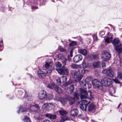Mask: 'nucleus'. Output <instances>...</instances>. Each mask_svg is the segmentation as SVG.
Segmentation results:
<instances>
[{
	"instance_id": "nucleus-1",
	"label": "nucleus",
	"mask_w": 122,
	"mask_h": 122,
	"mask_svg": "<svg viewBox=\"0 0 122 122\" xmlns=\"http://www.w3.org/2000/svg\"><path fill=\"white\" fill-rule=\"evenodd\" d=\"M24 105L25 107L22 108V106H21L19 108V110L18 112L19 113L21 110L22 112H25L28 109L29 110L31 113L34 114L35 116H38L40 114V107L37 104H32L29 103H24Z\"/></svg>"
},
{
	"instance_id": "nucleus-2",
	"label": "nucleus",
	"mask_w": 122,
	"mask_h": 122,
	"mask_svg": "<svg viewBox=\"0 0 122 122\" xmlns=\"http://www.w3.org/2000/svg\"><path fill=\"white\" fill-rule=\"evenodd\" d=\"M71 74L73 76L76 82H79V83L81 85L83 86L84 84L82 81H80L82 77V76L80 73L77 72L76 70H72L71 71Z\"/></svg>"
},
{
	"instance_id": "nucleus-3",
	"label": "nucleus",
	"mask_w": 122,
	"mask_h": 122,
	"mask_svg": "<svg viewBox=\"0 0 122 122\" xmlns=\"http://www.w3.org/2000/svg\"><path fill=\"white\" fill-rule=\"evenodd\" d=\"M92 83L94 88L101 90L103 89V87L102 82L101 83L97 79L93 80L92 81Z\"/></svg>"
},
{
	"instance_id": "nucleus-4",
	"label": "nucleus",
	"mask_w": 122,
	"mask_h": 122,
	"mask_svg": "<svg viewBox=\"0 0 122 122\" xmlns=\"http://www.w3.org/2000/svg\"><path fill=\"white\" fill-rule=\"evenodd\" d=\"M101 81L102 85L106 87L110 86L112 82V80L108 77L103 78L102 79Z\"/></svg>"
},
{
	"instance_id": "nucleus-5",
	"label": "nucleus",
	"mask_w": 122,
	"mask_h": 122,
	"mask_svg": "<svg viewBox=\"0 0 122 122\" xmlns=\"http://www.w3.org/2000/svg\"><path fill=\"white\" fill-rule=\"evenodd\" d=\"M55 106L54 103H46L43 105V109L47 111H49L54 108Z\"/></svg>"
},
{
	"instance_id": "nucleus-6",
	"label": "nucleus",
	"mask_w": 122,
	"mask_h": 122,
	"mask_svg": "<svg viewBox=\"0 0 122 122\" xmlns=\"http://www.w3.org/2000/svg\"><path fill=\"white\" fill-rule=\"evenodd\" d=\"M101 59L104 61L108 60L111 57V54L106 51H103L102 52Z\"/></svg>"
},
{
	"instance_id": "nucleus-7",
	"label": "nucleus",
	"mask_w": 122,
	"mask_h": 122,
	"mask_svg": "<svg viewBox=\"0 0 122 122\" xmlns=\"http://www.w3.org/2000/svg\"><path fill=\"white\" fill-rule=\"evenodd\" d=\"M89 102L90 101L88 102L85 100H81L79 102V106L80 108L83 110L86 111L87 106Z\"/></svg>"
},
{
	"instance_id": "nucleus-8",
	"label": "nucleus",
	"mask_w": 122,
	"mask_h": 122,
	"mask_svg": "<svg viewBox=\"0 0 122 122\" xmlns=\"http://www.w3.org/2000/svg\"><path fill=\"white\" fill-rule=\"evenodd\" d=\"M102 72L105 74L107 76L112 77L114 76L113 72L111 68L104 69L102 71Z\"/></svg>"
},
{
	"instance_id": "nucleus-9",
	"label": "nucleus",
	"mask_w": 122,
	"mask_h": 122,
	"mask_svg": "<svg viewBox=\"0 0 122 122\" xmlns=\"http://www.w3.org/2000/svg\"><path fill=\"white\" fill-rule=\"evenodd\" d=\"M79 92L82 94H81L80 97L81 99H86L89 97L88 93L87 91L83 89L80 88L79 89Z\"/></svg>"
},
{
	"instance_id": "nucleus-10",
	"label": "nucleus",
	"mask_w": 122,
	"mask_h": 122,
	"mask_svg": "<svg viewBox=\"0 0 122 122\" xmlns=\"http://www.w3.org/2000/svg\"><path fill=\"white\" fill-rule=\"evenodd\" d=\"M38 97L40 100H42L45 99L47 97L46 92L43 90L40 91L39 93Z\"/></svg>"
},
{
	"instance_id": "nucleus-11",
	"label": "nucleus",
	"mask_w": 122,
	"mask_h": 122,
	"mask_svg": "<svg viewBox=\"0 0 122 122\" xmlns=\"http://www.w3.org/2000/svg\"><path fill=\"white\" fill-rule=\"evenodd\" d=\"M67 78L66 77L62 76L56 80V81L58 84H60L62 83L64 86L66 82Z\"/></svg>"
},
{
	"instance_id": "nucleus-12",
	"label": "nucleus",
	"mask_w": 122,
	"mask_h": 122,
	"mask_svg": "<svg viewBox=\"0 0 122 122\" xmlns=\"http://www.w3.org/2000/svg\"><path fill=\"white\" fill-rule=\"evenodd\" d=\"M56 70L60 74L66 75L68 74V69L66 67L64 66H63L60 69H56Z\"/></svg>"
},
{
	"instance_id": "nucleus-13",
	"label": "nucleus",
	"mask_w": 122,
	"mask_h": 122,
	"mask_svg": "<svg viewBox=\"0 0 122 122\" xmlns=\"http://www.w3.org/2000/svg\"><path fill=\"white\" fill-rule=\"evenodd\" d=\"M82 59V56L80 55L76 56L73 59V61L75 63L77 62L81 61Z\"/></svg>"
},
{
	"instance_id": "nucleus-14",
	"label": "nucleus",
	"mask_w": 122,
	"mask_h": 122,
	"mask_svg": "<svg viewBox=\"0 0 122 122\" xmlns=\"http://www.w3.org/2000/svg\"><path fill=\"white\" fill-rule=\"evenodd\" d=\"M74 89V86L73 85H72L66 90V92L68 93L71 94L73 92Z\"/></svg>"
},
{
	"instance_id": "nucleus-15",
	"label": "nucleus",
	"mask_w": 122,
	"mask_h": 122,
	"mask_svg": "<svg viewBox=\"0 0 122 122\" xmlns=\"http://www.w3.org/2000/svg\"><path fill=\"white\" fill-rule=\"evenodd\" d=\"M96 108L95 105L93 104H91L89 106L88 110L90 112H93L95 111Z\"/></svg>"
},
{
	"instance_id": "nucleus-16",
	"label": "nucleus",
	"mask_w": 122,
	"mask_h": 122,
	"mask_svg": "<svg viewBox=\"0 0 122 122\" xmlns=\"http://www.w3.org/2000/svg\"><path fill=\"white\" fill-rule=\"evenodd\" d=\"M78 110L77 109H72L70 113L71 115L73 117L76 116L78 115Z\"/></svg>"
},
{
	"instance_id": "nucleus-17",
	"label": "nucleus",
	"mask_w": 122,
	"mask_h": 122,
	"mask_svg": "<svg viewBox=\"0 0 122 122\" xmlns=\"http://www.w3.org/2000/svg\"><path fill=\"white\" fill-rule=\"evenodd\" d=\"M46 117H48L51 119H56L57 118V116L56 115H53L49 113L46 114Z\"/></svg>"
},
{
	"instance_id": "nucleus-18",
	"label": "nucleus",
	"mask_w": 122,
	"mask_h": 122,
	"mask_svg": "<svg viewBox=\"0 0 122 122\" xmlns=\"http://www.w3.org/2000/svg\"><path fill=\"white\" fill-rule=\"evenodd\" d=\"M53 63L51 61L50 62H46L45 64V67L47 69H52Z\"/></svg>"
},
{
	"instance_id": "nucleus-19",
	"label": "nucleus",
	"mask_w": 122,
	"mask_h": 122,
	"mask_svg": "<svg viewBox=\"0 0 122 122\" xmlns=\"http://www.w3.org/2000/svg\"><path fill=\"white\" fill-rule=\"evenodd\" d=\"M115 48L116 51L119 53H122V45H121L115 46Z\"/></svg>"
},
{
	"instance_id": "nucleus-20",
	"label": "nucleus",
	"mask_w": 122,
	"mask_h": 122,
	"mask_svg": "<svg viewBox=\"0 0 122 122\" xmlns=\"http://www.w3.org/2000/svg\"><path fill=\"white\" fill-rule=\"evenodd\" d=\"M58 111L59 112L60 115L62 116H65L67 113L66 111L64 110V109L62 108L58 110Z\"/></svg>"
},
{
	"instance_id": "nucleus-21",
	"label": "nucleus",
	"mask_w": 122,
	"mask_h": 122,
	"mask_svg": "<svg viewBox=\"0 0 122 122\" xmlns=\"http://www.w3.org/2000/svg\"><path fill=\"white\" fill-rule=\"evenodd\" d=\"M56 85L53 82H50L46 86L47 88L52 89L54 88Z\"/></svg>"
},
{
	"instance_id": "nucleus-22",
	"label": "nucleus",
	"mask_w": 122,
	"mask_h": 122,
	"mask_svg": "<svg viewBox=\"0 0 122 122\" xmlns=\"http://www.w3.org/2000/svg\"><path fill=\"white\" fill-rule=\"evenodd\" d=\"M70 67L71 68L74 69H77L81 67L80 65L73 63L71 64L70 65Z\"/></svg>"
},
{
	"instance_id": "nucleus-23",
	"label": "nucleus",
	"mask_w": 122,
	"mask_h": 122,
	"mask_svg": "<svg viewBox=\"0 0 122 122\" xmlns=\"http://www.w3.org/2000/svg\"><path fill=\"white\" fill-rule=\"evenodd\" d=\"M54 89L56 92L59 94L61 93L62 92V90L56 85L55 86Z\"/></svg>"
},
{
	"instance_id": "nucleus-24",
	"label": "nucleus",
	"mask_w": 122,
	"mask_h": 122,
	"mask_svg": "<svg viewBox=\"0 0 122 122\" xmlns=\"http://www.w3.org/2000/svg\"><path fill=\"white\" fill-rule=\"evenodd\" d=\"M83 87L85 89H86L87 88L89 89L91 87V84L88 82H86L85 84H84Z\"/></svg>"
},
{
	"instance_id": "nucleus-25",
	"label": "nucleus",
	"mask_w": 122,
	"mask_h": 122,
	"mask_svg": "<svg viewBox=\"0 0 122 122\" xmlns=\"http://www.w3.org/2000/svg\"><path fill=\"white\" fill-rule=\"evenodd\" d=\"M79 53L84 55H86L87 53V51L86 49H81L78 51Z\"/></svg>"
},
{
	"instance_id": "nucleus-26",
	"label": "nucleus",
	"mask_w": 122,
	"mask_h": 122,
	"mask_svg": "<svg viewBox=\"0 0 122 122\" xmlns=\"http://www.w3.org/2000/svg\"><path fill=\"white\" fill-rule=\"evenodd\" d=\"M21 119L25 122H31L29 118L25 116L21 117Z\"/></svg>"
},
{
	"instance_id": "nucleus-27",
	"label": "nucleus",
	"mask_w": 122,
	"mask_h": 122,
	"mask_svg": "<svg viewBox=\"0 0 122 122\" xmlns=\"http://www.w3.org/2000/svg\"><path fill=\"white\" fill-rule=\"evenodd\" d=\"M120 42L119 39L116 38L114 39L112 41V44L114 45H116L118 44Z\"/></svg>"
},
{
	"instance_id": "nucleus-28",
	"label": "nucleus",
	"mask_w": 122,
	"mask_h": 122,
	"mask_svg": "<svg viewBox=\"0 0 122 122\" xmlns=\"http://www.w3.org/2000/svg\"><path fill=\"white\" fill-rule=\"evenodd\" d=\"M93 66L94 67H98L101 66V63L99 61L95 62L93 64Z\"/></svg>"
},
{
	"instance_id": "nucleus-29",
	"label": "nucleus",
	"mask_w": 122,
	"mask_h": 122,
	"mask_svg": "<svg viewBox=\"0 0 122 122\" xmlns=\"http://www.w3.org/2000/svg\"><path fill=\"white\" fill-rule=\"evenodd\" d=\"M113 37H107V38L105 39V43H109L111 41Z\"/></svg>"
},
{
	"instance_id": "nucleus-30",
	"label": "nucleus",
	"mask_w": 122,
	"mask_h": 122,
	"mask_svg": "<svg viewBox=\"0 0 122 122\" xmlns=\"http://www.w3.org/2000/svg\"><path fill=\"white\" fill-rule=\"evenodd\" d=\"M68 99L70 104L72 105L74 103L75 101L74 98L70 97L68 98Z\"/></svg>"
},
{
	"instance_id": "nucleus-31",
	"label": "nucleus",
	"mask_w": 122,
	"mask_h": 122,
	"mask_svg": "<svg viewBox=\"0 0 122 122\" xmlns=\"http://www.w3.org/2000/svg\"><path fill=\"white\" fill-rule=\"evenodd\" d=\"M46 98L48 100H50L52 99L53 97V96L51 94H49L47 95H46Z\"/></svg>"
},
{
	"instance_id": "nucleus-32",
	"label": "nucleus",
	"mask_w": 122,
	"mask_h": 122,
	"mask_svg": "<svg viewBox=\"0 0 122 122\" xmlns=\"http://www.w3.org/2000/svg\"><path fill=\"white\" fill-rule=\"evenodd\" d=\"M56 100L57 101L60 102L62 104H64L65 103V101H64L63 97H59V98L58 97V98H56Z\"/></svg>"
},
{
	"instance_id": "nucleus-33",
	"label": "nucleus",
	"mask_w": 122,
	"mask_h": 122,
	"mask_svg": "<svg viewBox=\"0 0 122 122\" xmlns=\"http://www.w3.org/2000/svg\"><path fill=\"white\" fill-rule=\"evenodd\" d=\"M82 65L83 68H86L88 66V63L86 62L84 60H83Z\"/></svg>"
},
{
	"instance_id": "nucleus-34",
	"label": "nucleus",
	"mask_w": 122,
	"mask_h": 122,
	"mask_svg": "<svg viewBox=\"0 0 122 122\" xmlns=\"http://www.w3.org/2000/svg\"><path fill=\"white\" fill-rule=\"evenodd\" d=\"M117 77L119 79L122 80V72L118 71Z\"/></svg>"
},
{
	"instance_id": "nucleus-35",
	"label": "nucleus",
	"mask_w": 122,
	"mask_h": 122,
	"mask_svg": "<svg viewBox=\"0 0 122 122\" xmlns=\"http://www.w3.org/2000/svg\"><path fill=\"white\" fill-rule=\"evenodd\" d=\"M56 66L57 68H60L62 66V65L60 62H57L56 63Z\"/></svg>"
},
{
	"instance_id": "nucleus-36",
	"label": "nucleus",
	"mask_w": 122,
	"mask_h": 122,
	"mask_svg": "<svg viewBox=\"0 0 122 122\" xmlns=\"http://www.w3.org/2000/svg\"><path fill=\"white\" fill-rule=\"evenodd\" d=\"M68 61L65 57L63 58L62 60V63L64 65H66L67 61Z\"/></svg>"
},
{
	"instance_id": "nucleus-37",
	"label": "nucleus",
	"mask_w": 122,
	"mask_h": 122,
	"mask_svg": "<svg viewBox=\"0 0 122 122\" xmlns=\"http://www.w3.org/2000/svg\"><path fill=\"white\" fill-rule=\"evenodd\" d=\"M76 42L75 41H73L71 43L69 44V46H76Z\"/></svg>"
},
{
	"instance_id": "nucleus-38",
	"label": "nucleus",
	"mask_w": 122,
	"mask_h": 122,
	"mask_svg": "<svg viewBox=\"0 0 122 122\" xmlns=\"http://www.w3.org/2000/svg\"><path fill=\"white\" fill-rule=\"evenodd\" d=\"M72 83V81L71 79H69L67 82H66V83L65 85V86H66Z\"/></svg>"
},
{
	"instance_id": "nucleus-39",
	"label": "nucleus",
	"mask_w": 122,
	"mask_h": 122,
	"mask_svg": "<svg viewBox=\"0 0 122 122\" xmlns=\"http://www.w3.org/2000/svg\"><path fill=\"white\" fill-rule=\"evenodd\" d=\"M88 71V70H87L83 69L81 70V72L82 74H84L87 73Z\"/></svg>"
},
{
	"instance_id": "nucleus-40",
	"label": "nucleus",
	"mask_w": 122,
	"mask_h": 122,
	"mask_svg": "<svg viewBox=\"0 0 122 122\" xmlns=\"http://www.w3.org/2000/svg\"><path fill=\"white\" fill-rule=\"evenodd\" d=\"M74 97L75 98H76L77 99H78L79 98V95L78 93H76L74 94Z\"/></svg>"
},
{
	"instance_id": "nucleus-41",
	"label": "nucleus",
	"mask_w": 122,
	"mask_h": 122,
	"mask_svg": "<svg viewBox=\"0 0 122 122\" xmlns=\"http://www.w3.org/2000/svg\"><path fill=\"white\" fill-rule=\"evenodd\" d=\"M38 76L40 78H44V74H38Z\"/></svg>"
},
{
	"instance_id": "nucleus-42",
	"label": "nucleus",
	"mask_w": 122,
	"mask_h": 122,
	"mask_svg": "<svg viewBox=\"0 0 122 122\" xmlns=\"http://www.w3.org/2000/svg\"><path fill=\"white\" fill-rule=\"evenodd\" d=\"M27 98L28 100L30 101L32 100L33 99V97L29 95L28 96Z\"/></svg>"
},
{
	"instance_id": "nucleus-43",
	"label": "nucleus",
	"mask_w": 122,
	"mask_h": 122,
	"mask_svg": "<svg viewBox=\"0 0 122 122\" xmlns=\"http://www.w3.org/2000/svg\"><path fill=\"white\" fill-rule=\"evenodd\" d=\"M113 80L116 83L119 84L120 83V82L116 79H113Z\"/></svg>"
},
{
	"instance_id": "nucleus-44",
	"label": "nucleus",
	"mask_w": 122,
	"mask_h": 122,
	"mask_svg": "<svg viewBox=\"0 0 122 122\" xmlns=\"http://www.w3.org/2000/svg\"><path fill=\"white\" fill-rule=\"evenodd\" d=\"M66 120V118L62 117H61L60 122H64Z\"/></svg>"
},
{
	"instance_id": "nucleus-45",
	"label": "nucleus",
	"mask_w": 122,
	"mask_h": 122,
	"mask_svg": "<svg viewBox=\"0 0 122 122\" xmlns=\"http://www.w3.org/2000/svg\"><path fill=\"white\" fill-rule=\"evenodd\" d=\"M102 67H105L106 66V64L105 62L102 61Z\"/></svg>"
},
{
	"instance_id": "nucleus-46",
	"label": "nucleus",
	"mask_w": 122,
	"mask_h": 122,
	"mask_svg": "<svg viewBox=\"0 0 122 122\" xmlns=\"http://www.w3.org/2000/svg\"><path fill=\"white\" fill-rule=\"evenodd\" d=\"M38 74H43L44 73L40 69H39L38 71Z\"/></svg>"
},
{
	"instance_id": "nucleus-47",
	"label": "nucleus",
	"mask_w": 122,
	"mask_h": 122,
	"mask_svg": "<svg viewBox=\"0 0 122 122\" xmlns=\"http://www.w3.org/2000/svg\"><path fill=\"white\" fill-rule=\"evenodd\" d=\"M93 56V58L95 59H97L98 57V56L97 54L94 55Z\"/></svg>"
},
{
	"instance_id": "nucleus-48",
	"label": "nucleus",
	"mask_w": 122,
	"mask_h": 122,
	"mask_svg": "<svg viewBox=\"0 0 122 122\" xmlns=\"http://www.w3.org/2000/svg\"><path fill=\"white\" fill-rule=\"evenodd\" d=\"M52 69H50L48 71H46V73L47 74H49L52 72Z\"/></svg>"
},
{
	"instance_id": "nucleus-49",
	"label": "nucleus",
	"mask_w": 122,
	"mask_h": 122,
	"mask_svg": "<svg viewBox=\"0 0 122 122\" xmlns=\"http://www.w3.org/2000/svg\"><path fill=\"white\" fill-rule=\"evenodd\" d=\"M59 50L61 51H65V49L62 47H60L59 49Z\"/></svg>"
},
{
	"instance_id": "nucleus-50",
	"label": "nucleus",
	"mask_w": 122,
	"mask_h": 122,
	"mask_svg": "<svg viewBox=\"0 0 122 122\" xmlns=\"http://www.w3.org/2000/svg\"><path fill=\"white\" fill-rule=\"evenodd\" d=\"M73 52V50L72 49L71 50V51H70V56L71 57H72V56Z\"/></svg>"
},
{
	"instance_id": "nucleus-51",
	"label": "nucleus",
	"mask_w": 122,
	"mask_h": 122,
	"mask_svg": "<svg viewBox=\"0 0 122 122\" xmlns=\"http://www.w3.org/2000/svg\"><path fill=\"white\" fill-rule=\"evenodd\" d=\"M58 57L59 59H62L61 55V54H59L58 55Z\"/></svg>"
},
{
	"instance_id": "nucleus-52",
	"label": "nucleus",
	"mask_w": 122,
	"mask_h": 122,
	"mask_svg": "<svg viewBox=\"0 0 122 122\" xmlns=\"http://www.w3.org/2000/svg\"><path fill=\"white\" fill-rule=\"evenodd\" d=\"M88 92L90 93V98H92L93 97L92 95V92L91 91H89Z\"/></svg>"
},
{
	"instance_id": "nucleus-53",
	"label": "nucleus",
	"mask_w": 122,
	"mask_h": 122,
	"mask_svg": "<svg viewBox=\"0 0 122 122\" xmlns=\"http://www.w3.org/2000/svg\"><path fill=\"white\" fill-rule=\"evenodd\" d=\"M43 122H51V121L49 120H46L44 121Z\"/></svg>"
},
{
	"instance_id": "nucleus-54",
	"label": "nucleus",
	"mask_w": 122,
	"mask_h": 122,
	"mask_svg": "<svg viewBox=\"0 0 122 122\" xmlns=\"http://www.w3.org/2000/svg\"><path fill=\"white\" fill-rule=\"evenodd\" d=\"M104 33H105L103 31H101L100 32V34L101 35H104Z\"/></svg>"
},
{
	"instance_id": "nucleus-55",
	"label": "nucleus",
	"mask_w": 122,
	"mask_h": 122,
	"mask_svg": "<svg viewBox=\"0 0 122 122\" xmlns=\"http://www.w3.org/2000/svg\"><path fill=\"white\" fill-rule=\"evenodd\" d=\"M3 45V43L2 41H1L0 42V47H1Z\"/></svg>"
},
{
	"instance_id": "nucleus-56",
	"label": "nucleus",
	"mask_w": 122,
	"mask_h": 122,
	"mask_svg": "<svg viewBox=\"0 0 122 122\" xmlns=\"http://www.w3.org/2000/svg\"><path fill=\"white\" fill-rule=\"evenodd\" d=\"M93 38H94V39L95 38V40H97V37H96V36H94L93 37Z\"/></svg>"
},
{
	"instance_id": "nucleus-57",
	"label": "nucleus",
	"mask_w": 122,
	"mask_h": 122,
	"mask_svg": "<svg viewBox=\"0 0 122 122\" xmlns=\"http://www.w3.org/2000/svg\"><path fill=\"white\" fill-rule=\"evenodd\" d=\"M91 121L92 122H95V121L93 119H92L91 120Z\"/></svg>"
},
{
	"instance_id": "nucleus-58",
	"label": "nucleus",
	"mask_w": 122,
	"mask_h": 122,
	"mask_svg": "<svg viewBox=\"0 0 122 122\" xmlns=\"http://www.w3.org/2000/svg\"><path fill=\"white\" fill-rule=\"evenodd\" d=\"M89 79V78H86V79L85 80V81H86L88 79Z\"/></svg>"
},
{
	"instance_id": "nucleus-59",
	"label": "nucleus",
	"mask_w": 122,
	"mask_h": 122,
	"mask_svg": "<svg viewBox=\"0 0 122 122\" xmlns=\"http://www.w3.org/2000/svg\"><path fill=\"white\" fill-rule=\"evenodd\" d=\"M120 104H121V103H120L119 104V105H118V108H119L120 107Z\"/></svg>"
},
{
	"instance_id": "nucleus-60",
	"label": "nucleus",
	"mask_w": 122,
	"mask_h": 122,
	"mask_svg": "<svg viewBox=\"0 0 122 122\" xmlns=\"http://www.w3.org/2000/svg\"><path fill=\"white\" fill-rule=\"evenodd\" d=\"M35 7H32V10L33 9H35Z\"/></svg>"
},
{
	"instance_id": "nucleus-61",
	"label": "nucleus",
	"mask_w": 122,
	"mask_h": 122,
	"mask_svg": "<svg viewBox=\"0 0 122 122\" xmlns=\"http://www.w3.org/2000/svg\"><path fill=\"white\" fill-rule=\"evenodd\" d=\"M41 119L40 118H38V120H40Z\"/></svg>"
},
{
	"instance_id": "nucleus-62",
	"label": "nucleus",
	"mask_w": 122,
	"mask_h": 122,
	"mask_svg": "<svg viewBox=\"0 0 122 122\" xmlns=\"http://www.w3.org/2000/svg\"><path fill=\"white\" fill-rule=\"evenodd\" d=\"M114 93H115V90H114Z\"/></svg>"
},
{
	"instance_id": "nucleus-63",
	"label": "nucleus",
	"mask_w": 122,
	"mask_h": 122,
	"mask_svg": "<svg viewBox=\"0 0 122 122\" xmlns=\"http://www.w3.org/2000/svg\"><path fill=\"white\" fill-rule=\"evenodd\" d=\"M26 94H25V96H24V97H26Z\"/></svg>"
},
{
	"instance_id": "nucleus-64",
	"label": "nucleus",
	"mask_w": 122,
	"mask_h": 122,
	"mask_svg": "<svg viewBox=\"0 0 122 122\" xmlns=\"http://www.w3.org/2000/svg\"><path fill=\"white\" fill-rule=\"evenodd\" d=\"M37 8H36L35 9H37Z\"/></svg>"
}]
</instances>
